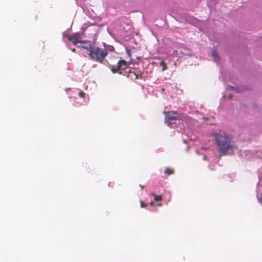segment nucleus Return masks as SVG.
I'll return each mask as SVG.
<instances>
[{"mask_svg":"<svg viewBox=\"0 0 262 262\" xmlns=\"http://www.w3.org/2000/svg\"><path fill=\"white\" fill-rule=\"evenodd\" d=\"M83 45L78 46L85 50L90 59L96 62L103 63V62L108 55L107 50L104 48H101L95 46L90 41H82Z\"/></svg>","mask_w":262,"mask_h":262,"instance_id":"1","label":"nucleus"},{"mask_svg":"<svg viewBox=\"0 0 262 262\" xmlns=\"http://www.w3.org/2000/svg\"><path fill=\"white\" fill-rule=\"evenodd\" d=\"M215 144L217 146V151L221 155L226 154L228 150L233 147L232 137L222 130H220L214 135Z\"/></svg>","mask_w":262,"mask_h":262,"instance_id":"2","label":"nucleus"},{"mask_svg":"<svg viewBox=\"0 0 262 262\" xmlns=\"http://www.w3.org/2000/svg\"><path fill=\"white\" fill-rule=\"evenodd\" d=\"M107 62L113 73L125 75V71L128 68V64L125 60H119L118 57L110 56Z\"/></svg>","mask_w":262,"mask_h":262,"instance_id":"3","label":"nucleus"},{"mask_svg":"<svg viewBox=\"0 0 262 262\" xmlns=\"http://www.w3.org/2000/svg\"><path fill=\"white\" fill-rule=\"evenodd\" d=\"M165 123L168 126H170L174 121L180 120V115L175 111H164Z\"/></svg>","mask_w":262,"mask_h":262,"instance_id":"4","label":"nucleus"},{"mask_svg":"<svg viewBox=\"0 0 262 262\" xmlns=\"http://www.w3.org/2000/svg\"><path fill=\"white\" fill-rule=\"evenodd\" d=\"M81 36L78 33H74L71 35L68 36V40L72 42L74 45H76L77 43H82L83 45V41L80 40Z\"/></svg>","mask_w":262,"mask_h":262,"instance_id":"5","label":"nucleus"},{"mask_svg":"<svg viewBox=\"0 0 262 262\" xmlns=\"http://www.w3.org/2000/svg\"><path fill=\"white\" fill-rule=\"evenodd\" d=\"M211 56L213 57L214 59V60L216 62H217L219 60V57L217 54V53L215 51H213L211 52Z\"/></svg>","mask_w":262,"mask_h":262,"instance_id":"6","label":"nucleus"},{"mask_svg":"<svg viewBox=\"0 0 262 262\" xmlns=\"http://www.w3.org/2000/svg\"><path fill=\"white\" fill-rule=\"evenodd\" d=\"M151 195L154 196V200L156 202L161 201L162 199V196L161 195H157L154 193H151Z\"/></svg>","mask_w":262,"mask_h":262,"instance_id":"7","label":"nucleus"},{"mask_svg":"<svg viewBox=\"0 0 262 262\" xmlns=\"http://www.w3.org/2000/svg\"><path fill=\"white\" fill-rule=\"evenodd\" d=\"M164 172L165 174L169 176V175L173 174L174 173V171L172 169H170L169 168H166Z\"/></svg>","mask_w":262,"mask_h":262,"instance_id":"8","label":"nucleus"},{"mask_svg":"<svg viewBox=\"0 0 262 262\" xmlns=\"http://www.w3.org/2000/svg\"><path fill=\"white\" fill-rule=\"evenodd\" d=\"M160 66L162 67V71H164L167 68L166 63L164 61H161L160 62Z\"/></svg>","mask_w":262,"mask_h":262,"instance_id":"9","label":"nucleus"},{"mask_svg":"<svg viewBox=\"0 0 262 262\" xmlns=\"http://www.w3.org/2000/svg\"><path fill=\"white\" fill-rule=\"evenodd\" d=\"M130 73H133L135 75V79H140L142 78V76L141 74H137L135 73H133V72H130Z\"/></svg>","mask_w":262,"mask_h":262,"instance_id":"10","label":"nucleus"},{"mask_svg":"<svg viewBox=\"0 0 262 262\" xmlns=\"http://www.w3.org/2000/svg\"><path fill=\"white\" fill-rule=\"evenodd\" d=\"M79 96L80 97V98H84V96H85V93L84 92H83V91H81L79 93Z\"/></svg>","mask_w":262,"mask_h":262,"instance_id":"11","label":"nucleus"},{"mask_svg":"<svg viewBox=\"0 0 262 262\" xmlns=\"http://www.w3.org/2000/svg\"><path fill=\"white\" fill-rule=\"evenodd\" d=\"M140 206H141V208L146 207L147 206V204H145L142 201H140Z\"/></svg>","mask_w":262,"mask_h":262,"instance_id":"12","label":"nucleus"},{"mask_svg":"<svg viewBox=\"0 0 262 262\" xmlns=\"http://www.w3.org/2000/svg\"><path fill=\"white\" fill-rule=\"evenodd\" d=\"M126 53H127L128 56L129 57H131V52H130V51L129 50H128V49H126Z\"/></svg>","mask_w":262,"mask_h":262,"instance_id":"13","label":"nucleus"},{"mask_svg":"<svg viewBox=\"0 0 262 262\" xmlns=\"http://www.w3.org/2000/svg\"><path fill=\"white\" fill-rule=\"evenodd\" d=\"M154 204V202L151 201V202H150V206H153Z\"/></svg>","mask_w":262,"mask_h":262,"instance_id":"14","label":"nucleus"},{"mask_svg":"<svg viewBox=\"0 0 262 262\" xmlns=\"http://www.w3.org/2000/svg\"><path fill=\"white\" fill-rule=\"evenodd\" d=\"M140 187H141V189H143L144 188V186H142L141 185H140Z\"/></svg>","mask_w":262,"mask_h":262,"instance_id":"15","label":"nucleus"},{"mask_svg":"<svg viewBox=\"0 0 262 262\" xmlns=\"http://www.w3.org/2000/svg\"><path fill=\"white\" fill-rule=\"evenodd\" d=\"M72 51L73 52H75V51H76V50H75V49H74H74H72Z\"/></svg>","mask_w":262,"mask_h":262,"instance_id":"16","label":"nucleus"},{"mask_svg":"<svg viewBox=\"0 0 262 262\" xmlns=\"http://www.w3.org/2000/svg\"><path fill=\"white\" fill-rule=\"evenodd\" d=\"M157 205L158 206H162V204L161 203H159V204H158Z\"/></svg>","mask_w":262,"mask_h":262,"instance_id":"17","label":"nucleus"}]
</instances>
